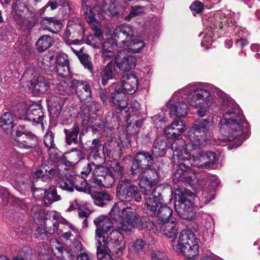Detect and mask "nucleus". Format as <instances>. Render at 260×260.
I'll use <instances>...</instances> for the list:
<instances>
[{"label":"nucleus","instance_id":"f257e3e1","mask_svg":"<svg viewBox=\"0 0 260 260\" xmlns=\"http://www.w3.org/2000/svg\"><path fill=\"white\" fill-rule=\"evenodd\" d=\"M215 92L216 97L221 99V106L228 108L220 120L222 129L228 132L222 140L225 142L237 139L240 145L249 136V124L239 108L225 93L219 89H216Z\"/></svg>","mask_w":260,"mask_h":260},{"label":"nucleus","instance_id":"f03ea898","mask_svg":"<svg viewBox=\"0 0 260 260\" xmlns=\"http://www.w3.org/2000/svg\"><path fill=\"white\" fill-rule=\"evenodd\" d=\"M173 151V158L189 162L191 166L199 168L206 169L213 166L217 161L216 154L212 151H203L200 150V146L191 148L187 147L185 141L177 139L171 145Z\"/></svg>","mask_w":260,"mask_h":260},{"label":"nucleus","instance_id":"7ed1b4c3","mask_svg":"<svg viewBox=\"0 0 260 260\" xmlns=\"http://www.w3.org/2000/svg\"><path fill=\"white\" fill-rule=\"evenodd\" d=\"M172 244L175 251L182 253L189 259H193L199 254L198 240L189 229L182 230L176 235Z\"/></svg>","mask_w":260,"mask_h":260},{"label":"nucleus","instance_id":"20e7f679","mask_svg":"<svg viewBox=\"0 0 260 260\" xmlns=\"http://www.w3.org/2000/svg\"><path fill=\"white\" fill-rule=\"evenodd\" d=\"M134 36L132 26L124 24L117 27L112 35L113 39L117 43L122 44L124 49L128 52L140 53L145 46V43L138 39L132 40Z\"/></svg>","mask_w":260,"mask_h":260},{"label":"nucleus","instance_id":"39448f33","mask_svg":"<svg viewBox=\"0 0 260 260\" xmlns=\"http://www.w3.org/2000/svg\"><path fill=\"white\" fill-rule=\"evenodd\" d=\"M213 128V122L207 119H197L192 124V131L188 134V138L191 143H188L187 147L191 148L203 145L207 139L211 136V130Z\"/></svg>","mask_w":260,"mask_h":260},{"label":"nucleus","instance_id":"423d86ee","mask_svg":"<svg viewBox=\"0 0 260 260\" xmlns=\"http://www.w3.org/2000/svg\"><path fill=\"white\" fill-rule=\"evenodd\" d=\"M184 94H187V102L190 106L199 108L197 113L200 117L205 115L207 107L209 106L210 93L204 89L196 88L188 85L183 90Z\"/></svg>","mask_w":260,"mask_h":260},{"label":"nucleus","instance_id":"0eeeda50","mask_svg":"<svg viewBox=\"0 0 260 260\" xmlns=\"http://www.w3.org/2000/svg\"><path fill=\"white\" fill-rule=\"evenodd\" d=\"M32 217L35 222L43 221L44 225L49 234H53L55 230H59L57 222L59 215L55 212L50 211L45 213L40 206L34 207L31 209Z\"/></svg>","mask_w":260,"mask_h":260},{"label":"nucleus","instance_id":"6e6552de","mask_svg":"<svg viewBox=\"0 0 260 260\" xmlns=\"http://www.w3.org/2000/svg\"><path fill=\"white\" fill-rule=\"evenodd\" d=\"M141 192L137 186L132 184L130 180L124 179L118 182L116 197L122 202H129L133 199L140 202L142 200Z\"/></svg>","mask_w":260,"mask_h":260},{"label":"nucleus","instance_id":"1a4fd4ad","mask_svg":"<svg viewBox=\"0 0 260 260\" xmlns=\"http://www.w3.org/2000/svg\"><path fill=\"white\" fill-rule=\"evenodd\" d=\"M83 7L86 21L90 24L95 22V16L99 14V9H101L105 14L109 15L114 16L118 14L119 6L116 0H103L100 7L91 8L87 5Z\"/></svg>","mask_w":260,"mask_h":260},{"label":"nucleus","instance_id":"9d476101","mask_svg":"<svg viewBox=\"0 0 260 260\" xmlns=\"http://www.w3.org/2000/svg\"><path fill=\"white\" fill-rule=\"evenodd\" d=\"M85 30L83 22L79 18H73L68 21L63 38L67 44H78L83 40Z\"/></svg>","mask_w":260,"mask_h":260},{"label":"nucleus","instance_id":"9b49d317","mask_svg":"<svg viewBox=\"0 0 260 260\" xmlns=\"http://www.w3.org/2000/svg\"><path fill=\"white\" fill-rule=\"evenodd\" d=\"M153 157L149 152L144 151L136 153L131 167L132 174L140 177L153 165Z\"/></svg>","mask_w":260,"mask_h":260},{"label":"nucleus","instance_id":"f8f14e48","mask_svg":"<svg viewBox=\"0 0 260 260\" xmlns=\"http://www.w3.org/2000/svg\"><path fill=\"white\" fill-rule=\"evenodd\" d=\"M18 106L20 118L27 119L38 123L42 122L44 115L42 107L40 105L34 104L27 106L25 103H20Z\"/></svg>","mask_w":260,"mask_h":260},{"label":"nucleus","instance_id":"ddd939ff","mask_svg":"<svg viewBox=\"0 0 260 260\" xmlns=\"http://www.w3.org/2000/svg\"><path fill=\"white\" fill-rule=\"evenodd\" d=\"M187 196L180 188L175 190V199L177 203L176 210L182 218L186 219H190L193 215L192 204Z\"/></svg>","mask_w":260,"mask_h":260},{"label":"nucleus","instance_id":"4468645a","mask_svg":"<svg viewBox=\"0 0 260 260\" xmlns=\"http://www.w3.org/2000/svg\"><path fill=\"white\" fill-rule=\"evenodd\" d=\"M103 163L98 162V161H91L92 166L95 167L92 171L94 182L99 186L110 188L114 184V179L108 168L101 165Z\"/></svg>","mask_w":260,"mask_h":260},{"label":"nucleus","instance_id":"2eb2a0df","mask_svg":"<svg viewBox=\"0 0 260 260\" xmlns=\"http://www.w3.org/2000/svg\"><path fill=\"white\" fill-rule=\"evenodd\" d=\"M182 89L181 91L174 93L172 99L167 105V108L169 110L170 114L178 117L185 116L188 113V106L182 101V94H184Z\"/></svg>","mask_w":260,"mask_h":260},{"label":"nucleus","instance_id":"dca6fc26","mask_svg":"<svg viewBox=\"0 0 260 260\" xmlns=\"http://www.w3.org/2000/svg\"><path fill=\"white\" fill-rule=\"evenodd\" d=\"M126 51L125 49L121 50L115 57V69L117 72H127L134 69L136 66L137 57L134 55L127 54Z\"/></svg>","mask_w":260,"mask_h":260},{"label":"nucleus","instance_id":"f3484780","mask_svg":"<svg viewBox=\"0 0 260 260\" xmlns=\"http://www.w3.org/2000/svg\"><path fill=\"white\" fill-rule=\"evenodd\" d=\"M173 159L178 160V168L173 177L174 181L177 183L178 181L190 183L196 178V174L189 166V162L181 160L177 158Z\"/></svg>","mask_w":260,"mask_h":260},{"label":"nucleus","instance_id":"a211bd4d","mask_svg":"<svg viewBox=\"0 0 260 260\" xmlns=\"http://www.w3.org/2000/svg\"><path fill=\"white\" fill-rule=\"evenodd\" d=\"M101 242H105L106 247L108 248L110 246L113 252L119 255L122 253L125 248V243L123 240V236L118 230H113L107 236V239L105 236L102 238Z\"/></svg>","mask_w":260,"mask_h":260},{"label":"nucleus","instance_id":"6ab92c4d","mask_svg":"<svg viewBox=\"0 0 260 260\" xmlns=\"http://www.w3.org/2000/svg\"><path fill=\"white\" fill-rule=\"evenodd\" d=\"M140 105L139 103L136 100H134L131 102L128 110L124 111L125 113L126 114L125 117L127 123V131H131L132 128H134L135 131L132 132V134L134 135L138 133L139 128L142 124L143 120L142 118H139L136 115H135V114L131 115L129 113H127L131 111L132 112H137L140 109Z\"/></svg>","mask_w":260,"mask_h":260},{"label":"nucleus","instance_id":"aec40b11","mask_svg":"<svg viewBox=\"0 0 260 260\" xmlns=\"http://www.w3.org/2000/svg\"><path fill=\"white\" fill-rule=\"evenodd\" d=\"M109 89L111 94V102L114 107L120 111L126 109L128 105L126 93L121 89L119 84H112Z\"/></svg>","mask_w":260,"mask_h":260},{"label":"nucleus","instance_id":"412c9836","mask_svg":"<svg viewBox=\"0 0 260 260\" xmlns=\"http://www.w3.org/2000/svg\"><path fill=\"white\" fill-rule=\"evenodd\" d=\"M139 180V186L142 193H148L151 187H154L159 182L158 173L154 169L150 168Z\"/></svg>","mask_w":260,"mask_h":260},{"label":"nucleus","instance_id":"4be33fe9","mask_svg":"<svg viewBox=\"0 0 260 260\" xmlns=\"http://www.w3.org/2000/svg\"><path fill=\"white\" fill-rule=\"evenodd\" d=\"M63 167V165H60L58 166V171L55 176V179L60 188L62 189L72 192L74 190V185L75 175H72L67 173V171Z\"/></svg>","mask_w":260,"mask_h":260},{"label":"nucleus","instance_id":"5701e85b","mask_svg":"<svg viewBox=\"0 0 260 260\" xmlns=\"http://www.w3.org/2000/svg\"><path fill=\"white\" fill-rule=\"evenodd\" d=\"M124 217L118 226V230L124 232L132 231L135 226L139 222L140 217L134 209H128L123 211Z\"/></svg>","mask_w":260,"mask_h":260},{"label":"nucleus","instance_id":"b1692460","mask_svg":"<svg viewBox=\"0 0 260 260\" xmlns=\"http://www.w3.org/2000/svg\"><path fill=\"white\" fill-rule=\"evenodd\" d=\"M72 85L75 88L77 95L82 102H88L91 100V89L86 81L74 79Z\"/></svg>","mask_w":260,"mask_h":260},{"label":"nucleus","instance_id":"393cba45","mask_svg":"<svg viewBox=\"0 0 260 260\" xmlns=\"http://www.w3.org/2000/svg\"><path fill=\"white\" fill-rule=\"evenodd\" d=\"M93 223L96 226L95 239L99 242L101 241L104 235L107 233L113 227L111 220L107 216L101 215L95 218Z\"/></svg>","mask_w":260,"mask_h":260},{"label":"nucleus","instance_id":"a878e982","mask_svg":"<svg viewBox=\"0 0 260 260\" xmlns=\"http://www.w3.org/2000/svg\"><path fill=\"white\" fill-rule=\"evenodd\" d=\"M171 220L165 221L164 223L155 224L153 222L150 221L149 224H151L152 229H159L160 232L166 237L171 238L176 235L177 228L176 227V218H172Z\"/></svg>","mask_w":260,"mask_h":260},{"label":"nucleus","instance_id":"bb28decb","mask_svg":"<svg viewBox=\"0 0 260 260\" xmlns=\"http://www.w3.org/2000/svg\"><path fill=\"white\" fill-rule=\"evenodd\" d=\"M55 68L57 74L62 78L71 75L69 61L66 54H59L57 56Z\"/></svg>","mask_w":260,"mask_h":260},{"label":"nucleus","instance_id":"cd10ccee","mask_svg":"<svg viewBox=\"0 0 260 260\" xmlns=\"http://www.w3.org/2000/svg\"><path fill=\"white\" fill-rule=\"evenodd\" d=\"M58 171L57 168H50L48 166H41L33 174L34 177L36 179H40L43 181H47L56 176Z\"/></svg>","mask_w":260,"mask_h":260},{"label":"nucleus","instance_id":"c85d7f7f","mask_svg":"<svg viewBox=\"0 0 260 260\" xmlns=\"http://www.w3.org/2000/svg\"><path fill=\"white\" fill-rule=\"evenodd\" d=\"M138 84L137 78L133 74L127 75L123 77L121 81V89L126 93L132 94L134 93Z\"/></svg>","mask_w":260,"mask_h":260},{"label":"nucleus","instance_id":"c756f323","mask_svg":"<svg viewBox=\"0 0 260 260\" xmlns=\"http://www.w3.org/2000/svg\"><path fill=\"white\" fill-rule=\"evenodd\" d=\"M80 132V127L78 124H75L70 129H64L65 134V140L68 145L72 144L77 145L79 142H82L81 134L78 135Z\"/></svg>","mask_w":260,"mask_h":260},{"label":"nucleus","instance_id":"7c9ffc66","mask_svg":"<svg viewBox=\"0 0 260 260\" xmlns=\"http://www.w3.org/2000/svg\"><path fill=\"white\" fill-rule=\"evenodd\" d=\"M209 179L213 181H216L213 182L211 186L209 184L207 187H204L201 190L202 200L205 204L209 203L214 198V186H217L218 184V181L216 176L211 175L210 176Z\"/></svg>","mask_w":260,"mask_h":260},{"label":"nucleus","instance_id":"2f4dec72","mask_svg":"<svg viewBox=\"0 0 260 260\" xmlns=\"http://www.w3.org/2000/svg\"><path fill=\"white\" fill-rule=\"evenodd\" d=\"M44 191V195L43 196V201L46 206H49L53 202L58 201L61 200V197L57 194V190L54 186H51L48 189L44 190L39 188L35 190V192L37 191Z\"/></svg>","mask_w":260,"mask_h":260},{"label":"nucleus","instance_id":"473e14b6","mask_svg":"<svg viewBox=\"0 0 260 260\" xmlns=\"http://www.w3.org/2000/svg\"><path fill=\"white\" fill-rule=\"evenodd\" d=\"M183 121L180 119L175 120L173 123L165 129L167 135H170L172 139L179 137L185 128Z\"/></svg>","mask_w":260,"mask_h":260},{"label":"nucleus","instance_id":"72a5a7b5","mask_svg":"<svg viewBox=\"0 0 260 260\" xmlns=\"http://www.w3.org/2000/svg\"><path fill=\"white\" fill-rule=\"evenodd\" d=\"M113 66V61L111 60L100 73L96 75L97 80L99 84L101 83L103 86H105L108 83L109 80L112 79Z\"/></svg>","mask_w":260,"mask_h":260},{"label":"nucleus","instance_id":"f704fd0d","mask_svg":"<svg viewBox=\"0 0 260 260\" xmlns=\"http://www.w3.org/2000/svg\"><path fill=\"white\" fill-rule=\"evenodd\" d=\"M51 84L50 80L46 76H39L34 83V91L42 93L48 91Z\"/></svg>","mask_w":260,"mask_h":260},{"label":"nucleus","instance_id":"c9c22d12","mask_svg":"<svg viewBox=\"0 0 260 260\" xmlns=\"http://www.w3.org/2000/svg\"><path fill=\"white\" fill-rule=\"evenodd\" d=\"M173 210L167 205L161 206L156 213L157 217L156 224L164 223L172 220V218H175L172 216Z\"/></svg>","mask_w":260,"mask_h":260},{"label":"nucleus","instance_id":"e433bc0d","mask_svg":"<svg viewBox=\"0 0 260 260\" xmlns=\"http://www.w3.org/2000/svg\"><path fill=\"white\" fill-rule=\"evenodd\" d=\"M159 203L157 200L154 199L153 197H146L143 208L144 212L149 216H155L157 212Z\"/></svg>","mask_w":260,"mask_h":260},{"label":"nucleus","instance_id":"4c0bfd02","mask_svg":"<svg viewBox=\"0 0 260 260\" xmlns=\"http://www.w3.org/2000/svg\"><path fill=\"white\" fill-rule=\"evenodd\" d=\"M26 140L20 141L19 139H16L13 141V144L20 148L29 149L33 147L37 143V137L31 133H29V135L26 136Z\"/></svg>","mask_w":260,"mask_h":260},{"label":"nucleus","instance_id":"58836bf2","mask_svg":"<svg viewBox=\"0 0 260 260\" xmlns=\"http://www.w3.org/2000/svg\"><path fill=\"white\" fill-rule=\"evenodd\" d=\"M81 109L80 116L84 120L88 121L91 113L95 114L100 110L101 105L99 103L93 101L87 106H82Z\"/></svg>","mask_w":260,"mask_h":260},{"label":"nucleus","instance_id":"ea45409f","mask_svg":"<svg viewBox=\"0 0 260 260\" xmlns=\"http://www.w3.org/2000/svg\"><path fill=\"white\" fill-rule=\"evenodd\" d=\"M145 245L146 243L144 240L137 239L128 244L129 252L135 256H143Z\"/></svg>","mask_w":260,"mask_h":260},{"label":"nucleus","instance_id":"a19ab883","mask_svg":"<svg viewBox=\"0 0 260 260\" xmlns=\"http://www.w3.org/2000/svg\"><path fill=\"white\" fill-rule=\"evenodd\" d=\"M0 197L3 202L6 204L21 205L23 203V201L19 198H16L14 196L8 191L5 187L0 188Z\"/></svg>","mask_w":260,"mask_h":260},{"label":"nucleus","instance_id":"79ce46f5","mask_svg":"<svg viewBox=\"0 0 260 260\" xmlns=\"http://www.w3.org/2000/svg\"><path fill=\"white\" fill-rule=\"evenodd\" d=\"M167 148V140L166 139L157 138L153 143L152 152L155 155L162 156L165 154Z\"/></svg>","mask_w":260,"mask_h":260},{"label":"nucleus","instance_id":"37998d69","mask_svg":"<svg viewBox=\"0 0 260 260\" xmlns=\"http://www.w3.org/2000/svg\"><path fill=\"white\" fill-rule=\"evenodd\" d=\"M74 188L80 192H83L87 193H91L93 187L88 184L86 180L83 179L82 178L79 176L75 175Z\"/></svg>","mask_w":260,"mask_h":260},{"label":"nucleus","instance_id":"c03bdc74","mask_svg":"<svg viewBox=\"0 0 260 260\" xmlns=\"http://www.w3.org/2000/svg\"><path fill=\"white\" fill-rule=\"evenodd\" d=\"M54 41L53 39L48 35L41 36L36 43V48L40 52H43L52 46Z\"/></svg>","mask_w":260,"mask_h":260},{"label":"nucleus","instance_id":"a18cd8bd","mask_svg":"<svg viewBox=\"0 0 260 260\" xmlns=\"http://www.w3.org/2000/svg\"><path fill=\"white\" fill-rule=\"evenodd\" d=\"M91 194L95 205L102 206L106 204L107 202L110 200L109 195L105 191L94 192L92 190Z\"/></svg>","mask_w":260,"mask_h":260},{"label":"nucleus","instance_id":"49530a36","mask_svg":"<svg viewBox=\"0 0 260 260\" xmlns=\"http://www.w3.org/2000/svg\"><path fill=\"white\" fill-rule=\"evenodd\" d=\"M108 249L105 242L102 243L101 241L99 240L96 243L98 260H113L111 255L108 253Z\"/></svg>","mask_w":260,"mask_h":260},{"label":"nucleus","instance_id":"de8ad7c7","mask_svg":"<svg viewBox=\"0 0 260 260\" xmlns=\"http://www.w3.org/2000/svg\"><path fill=\"white\" fill-rule=\"evenodd\" d=\"M0 126L5 131L11 130L14 127L13 118L11 113L5 112L0 118Z\"/></svg>","mask_w":260,"mask_h":260},{"label":"nucleus","instance_id":"09e8293b","mask_svg":"<svg viewBox=\"0 0 260 260\" xmlns=\"http://www.w3.org/2000/svg\"><path fill=\"white\" fill-rule=\"evenodd\" d=\"M46 23V29L54 34H57L61 27L60 21L55 18L50 17L45 20Z\"/></svg>","mask_w":260,"mask_h":260},{"label":"nucleus","instance_id":"8fccbe9b","mask_svg":"<svg viewBox=\"0 0 260 260\" xmlns=\"http://www.w3.org/2000/svg\"><path fill=\"white\" fill-rule=\"evenodd\" d=\"M85 157L84 153L77 148L73 149L68 153V158L69 159L70 163L72 165H75L80 160L83 159Z\"/></svg>","mask_w":260,"mask_h":260},{"label":"nucleus","instance_id":"3c124183","mask_svg":"<svg viewBox=\"0 0 260 260\" xmlns=\"http://www.w3.org/2000/svg\"><path fill=\"white\" fill-rule=\"evenodd\" d=\"M128 209H133L131 206H127L126 208L121 209L118 204H115L110 211V216L115 220H120L124 217L123 211Z\"/></svg>","mask_w":260,"mask_h":260},{"label":"nucleus","instance_id":"603ef678","mask_svg":"<svg viewBox=\"0 0 260 260\" xmlns=\"http://www.w3.org/2000/svg\"><path fill=\"white\" fill-rule=\"evenodd\" d=\"M49 110L55 114H58L62 110V105L59 103V98L57 96H52L49 98L48 101Z\"/></svg>","mask_w":260,"mask_h":260},{"label":"nucleus","instance_id":"864d4df0","mask_svg":"<svg viewBox=\"0 0 260 260\" xmlns=\"http://www.w3.org/2000/svg\"><path fill=\"white\" fill-rule=\"evenodd\" d=\"M114 47V44L110 42H105L103 43L102 56L105 60L110 59L115 56Z\"/></svg>","mask_w":260,"mask_h":260},{"label":"nucleus","instance_id":"5fc2aeb1","mask_svg":"<svg viewBox=\"0 0 260 260\" xmlns=\"http://www.w3.org/2000/svg\"><path fill=\"white\" fill-rule=\"evenodd\" d=\"M54 138V135L51 131L48 132L44 138V144L47 147L49 148L48 153L51 157L53 154V152L55 151Z\"/></svg>","mask_w":260,"mask_h":260},{"label":"nucleus","instance_id":"6e6d98bb","mask_svg":"<svg viewBox=\"0 0 260 260\" xmlns=\"http://www.w3.org/2000/svg\"><path fill=\"white\" fill-rule=\"evenodd\" d=\"M110 174L112 175L114 183L117 178L122 177L123 169L118 162H114L109 169Z\"/></svg>","mask_w":260,"mask_h":260},{"label":"nucleus","instance_id":"4d7b16f0","mask_svg":"<svg viewBox=\"0 0 260 260\" xmlns=\"http://www.w3.org/2000/svg\"><path fill=\"white\" fill-rule=\"evenodd\" d=\"M102 146H92L90 147L91 150L89 157L90 159H94L93 161H98V162H104L105 158L103 156H100L99 152Z\"/></svg>","mask_w":260,"mask_h":260},{"label":"nucleus","instance_id":"13d9d810","mask_svg":"<svg viewBox=\"0 0 260 260\" xmlns=\"http://www.w3.org/2000/svg\"><path fill=\"white\" fill-rule=\"evenodd\" d=\"M153 187H151L150 191L148 193L143 194L144 195L154 197V199L157 200V201L160 203L161 201L163 200V198L162 197V188L161 186H157L154 189H153Z\"/></svg>","mask_w":260,"mask_h":260},{"label":"nucleus","instance_id":"bf43d9fd","mask_svg":"<svg viewBox=\"0 0 260 260\" xmlns=\"http://www.w3.org/2000/svg\"><path fill=\"white\" fill-rule=\"evenodd\" d=\"M48 229L41 226H38L34 231V238L39 241L45 240L48 239Z\"/></svg>","mask_w":260,"mask_h":260},{"label":"nucleus","instance_id":"052dcab7","mask_svg":"<svg viewBox=\"0 0 260 260\" xmlns=\"http://www.w3.org/2000/svg\"><path fill=\"white\" fill-rule=\"evenodd\" d=\"M145 11V7L140 6L131 7V12L127 15L126 19L130 20L131 18L143 14Z\"/></svg>","mask_w":260,"mask_h":260},{"label":"nucleus","instance_id":"680f3d73","mask_svg":"<svg viewBox=\"0 0 260 260\" xmlns=\"http://www.w3.org/2000/svg\"><path fill=\"white\" fill-rule=\"evenodd\" d=\"M49 60L48 57L46 56H39L38 59V66L46 73H48L51 70L50 66L49 65Z\"/></svg>","mask_w":260,"mask_h":260},{"label":"nucleus","instance_id":"e2e57ef3","mask_svg":"<svg viewBox=\"0 0 260 260\" xmlns=\"http://www.w3.org/2000/svg\"><path fill=\"white\" fill-rule=\"evenodd\" d=\"M79 59L85 69H88L90 72L92 71L93 69V64L90 60L89 55L87 54L83 53L79 55Z\"/></svg>","mask_w":260,"mask_h":260},{"label":"nucleus","instance_id":"0e129e2a","mask_svg":"<svg viewBox=\"0 0 260 260\" xmlns=\"http://www.w3.org/2000/svg\"><path fill=\"white\" fill-rule=\"evenodd\" d=\"M151 260H166L167 256L162 251L152 250L150 253Z\"/></svg>","mask_w":260,"mask_h":260},{"label":"nucleus","instance_id":"69168bd1","mask_svg":"<svg viewBox=\"0 0 260 260\" xmlns=\"http://www.w3.org/2000/svg\"><path fill=\"white\" fill-rule=\"evenodd\" d=\"M228 21V19L224 17L222 21L218 20L216 19V21H214V23L213 24L214 27L216 28H218L219 29H222L224 27H231L232 28L234 27L233 24H226V21Z\"/></svg>","mask_w":260,"mask_h":260},{"label":"nucleus","instance_id":"338daca9","mask_svg":"<svg viewBox=\"0 0 260 260\" xmlns=\"http://www.w3.org/2000/svg\"><path fill=\"white\" fill-rule=\"evenodd\" d=\"M189 8L191 11H194L196 13L199 14L201 13L203 11L204 5L202 2L196 1L192 3Z\"/></svg>","mask_w":260,"mask_h":260},{"label":"nucleus","instance_id":"774afa93","mask_svg":"<svg viewBox=\"0 0 260 260\" xmlns=\"http://www.w3.org/2000/svg\"><path fill=\"white\" fill-rule=\"evenodd\" d=\"M37 72V69L34 66V64H30L25 71L24 74L28 76L35 77Z\"/></svg>","mask_w":260,"mask_h":260}]
</instances>
